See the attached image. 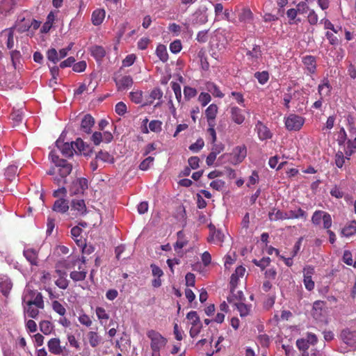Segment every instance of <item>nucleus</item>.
<instances>
[{
	"instance_id": "obj_22",
	"label": "nucleus",
	"mask_w": 356,
	"mask_h": 356,
	"mask_svg": "<svg viewBox=\"0 0 356 356\" xmlns=\"http://www.w3.org/2000/svg\"><path fill=\"white\" fill-rule=\"evenodd\" d=\"M312 222H331L332 218L329 213L323 211L314 212L312 216Z\"/></svg>"
},
{
	"instance_id": "obj_9",
	"label": "nucleus",
	"mask_w": 356,
	"mask_h": 356,
	"mask_svg": "<svg viewBox=\"0 0 356 356\" xmlns=\"http://www.w3.org/2000/svg\"><path fill=\"white\" fill-rule=\"evenodd\" d=\"M247 155V149L245 145L236 146L230 154L229 161L233 165L241 163Z\"/></svg>"
},
{
	"instance_id": "obj_6",
	"label": "nucleus",
	"mask_w": 356,
	"mask_h": 356,
	"mask_svg": "<svg viewBox=\"0 0 356 356\" xmlns=\"http://www.w3.org/2000/svg\"><path fill=\"white\" fill-rule=\"evenodd\" d=\"M113 81L118 92H122L131 88L134 84V80L130 75L115 74Z\"/></svg>"
},
{
	"instance_id": "obj_21",
	"label": "nucleus",
	"mask_w": 356,
	"mask_h": 356,
	"mask_svg": "<svg viewBox=\"0 0 356 356\" xmlns=\"http://www.w3.org/2000/svg\"><path fill=\"white\" fill-rule=\"evenodd\" d=\"M302 63L309 74H314L316 70V60L314 56L311 55L302 58Z\"/></svg>"
},
{
	"instance_id": "obj_52",
	"label": "nucleus",
	"mask_w": 356,
	"mask_h": 356,
	"mask_svg": "<svg viewBox=\"0 0 356 356\" xmlns=\"http://www.w3.org/2000/svg\"><path fill=\"white\" fill-rule=\"evenodd\" d=\"M86 261V257H82L81 259H76L74 261L73 265H74V266H77L78 270H76L79 272L87 271Z\"/></svg>"
},
{
	"instance_id": "obj_54",
	"label": "nucleus",
	"mask_w": 356,
	"mask_h": 356,
	"mask_svg": "<svg viewBox=\"0 0 356 356\" xmlns=\"http://www.w3.org/2000/svg\"><path fill=\"white\" fill-rule=\"evenodd\" d=\"M154 158L148 156L144 159L139 165V169L141 170H147L149 168L150 165L153 163Z\"/></svg>"
},
{
	"instance_id": "obj_34",
	"label": "nucleus",
	"mask_w": 356,
	"mask_h": 356,
	"mask_svg": "<svg viewBox=\"0 0 356 356\" xmlns=\"http://www.w3.org/2000/svg\"><path fill=\"white\" fill-rule=\"evenodd\" d=\"M156 54L162 62L165 63L168 60V54L165 45H158L156 49Z\"/></svg>"
},
{
	"instance_id": "obj_7",
	"label": "nucleus",
	"mask_w": 356,
	"mask_h": 356,
	"mask_svg": "<svg viewBox=\"0 0 356 356\" xmlns=\"http://www.w3.org/2000/svg\"><path fill=\"white\" fill-rule=\"evenodd\" d=\"M304 123L305 118L296 114H290L285 120L286 128L289 131H299Z\"/></svg>"
},
{
	"instance_id": "obj_12",
	"label": "nucleus",
	"mask_w": 356,
	"mask_h": 356,
	"mask_svg": "<svg viewBox=\"0 0 356 356\" xmlns=\"http://www.w3.org/2000/svg\"><path fill=\"white\" fill-rule=\"evenodd\" d=\"M325 305L322 300H316L313 303L311 314L314 319L321 321L325 317Z\"/></svg>"
},
{
	"instance_id": "obj_59",
	"label": "nucleus",
	"mask_w": 356,
	"mask_h": 356,
	"mask_svg": "<svg viewBox=\"0 0 356 356\" xmlns=\"http://www.w3.org/2000/svg\"><path fill=\"white\" fill-rule=\"evenodd\" d=\"M115 111L119 115H124L127 112V105L122 102L117 103L115 106Z\"/></svg>"
},
{
	"instance_id": "obj_43",
	"label": "nucleus",
	"mask_w": 356,
	"mask_h": 356,
	"mask_svg": "<svg viewBox=\"0 0 356 356\" xmlns=\"http://www.w3.org/2000/svg\"><path fill=\"white\" fill-rule=\"evenodd\" d=\"M39 309L40 308L38 307H33V305H26L24 310L29 317L31 318H37L39 315Z\"/></svg>"
},
{
	"instance_id": "obj_62",
	"label": "nucleus",
	"mask_w": 356,
	"mask_h": 356,
	"mask_svg": "<svg viewBox=\"0 0 356 356\" xmlns=\"http://www.w3.org/2000/svg\"><path fill=\"white\" fill-rule=\"evenodd\" d=\"M225 186V182L221 179L213 180L210 183V186L216 191H222Z\"/></svg>"
},
{
	"instance_id": "obj_37",
	"label": "nucleus",
	"mask_w": 356,
	"mask_h": 356,
	"mask_svg": "<svg viewBox=\"0 0 356 356\" xmlns=\"http://www.w3.org/2000/svg\"><path fill=\"white\" fill-rule=\"evenodd\" d=\"M12 283L8 279H0V291L4 296H7L12 289Z\"/></svg>"
},
{
	"instance_id": "obj_1",
	"label": "nucleus",
	"mask_w": 356,
	"mask_h": 356,
	"mask_svg": "<svg viewBox=\"0 0 356 356\" xmlns=\"http://www.w3.org/2000/svg\"><path fill=\"white\" fill-rule=\"evenodd\" d=\"M51 161L55 163L58 168V172L60 178L55 177L54 181L57 185L65 184L66 183L65 178L71 173L72 170V165L67 161L60 159L58 156L51 154Z\"/></svg>"
},
{
	"instance_id": "obj_36",
	"label": "nucleus",
	"mask_w": 356,
	"mask_h": 356,
	"mask_svg": "<svg viewBox=\"0 0 356 356\" xmlns=\"http://www.w3.org/2000/svg\"><path fill=\"white\" fill-rule=\"evenodd\" d=\"M10 119L14 127L19 125L23 120L22 111L20 110H13L10 114Z\"/></svg>"
},
{
	"instance_id": "obj_2",
	"label": "nucleus",
	"mask_w": 356,
	"mask_h": 356,
	"mask_svg": "<svg viewBox=\"0 0 356 356\" xmlns=\"http://www.w3.org/2000/svg\"><path fill=\"white\" fill-rule=\"evenodd\" d=\"M150 340V348L152 350V356H160V351L168 343V339L160 332L155 330H149L146 332Z\"/></svg>"
},
{
	"instance_id": "obj_18",
	"label": "nucleus",
	"mask_w": 356,
	"mask_h": 356,
	"mask_svg": "<svg viewBox=\"0 0 356 356\" xmlns=\"http://www.w3.org/2000/svg\"><path fill=\"white\" fill-rule=\"evenodd\" d=\"M86 337L90 346L92 348H96L102 343V338L97 330H91L88 332Z\"/></svg>"
},
{
	"instance_id": "obj_63",
	"label": "nucleus",
	"mask_w": 356,
	"mask_h": 356,
	"mask_svg": "<svg viewBox=\"0 0 356 356\" xmlns=\"http://www.w3.org/2000/svg\"><path fill=\"white\" fill-rule=\"evenodd\" d=\"M211 99V95L207 92H201L198 97V100L202 106H205L207 104H209Z\"/></svg>"
},
{
	"instance_id": "obj_44",
	"label": "nucleus",
	"mask_w": 356,
	"mask_h": 356,
	"mask_svg": "<svg viewBox=\"0 0 356 356\" xmlns=\"http://www.w3.org/2000/svg\"><path fill=\"white\" fill-rule=\"evenodd\" d=\"M47 59L54 64L57 63L60 60L58 58V54L56 49L51 48L47 51Z\"/></svg>"
},
{
	"instance_id": "obj_26",
	"label": "nucleus",
	"mask_w": 356,
	"mask_h": 356,
	"mask_svg": "<svg viewBox=\"0 0 356 356\" xmlns=\"http://www.w3.org/2000/svg\"><path fill=\"white\" fill-rule=\"evenodd\" d=\"M238 19L241 22L250 23L253 18V15L250 8H243L238 14Z\"/></svg>"
},
{
	"instance_id": "obj_8",
	"label": "nucleus",
	"mask_w": 356,
	"mask_h": 356,
	"mask_svg": "<svg viewBox=\"0 0 356 356\" xmlns=\"http://www.w3.org/2000/svg\"><path fill=\"white\" fill-rule=\"evenodd\" d=\"M208 228L209 234L207 237V241L209 243L221 245L225 239V234L222 230L216 228L214 224H209Z\"/></svg>"
},
{
	"instance_id": "obj_55",
	"label": "nucleus",
	"mask_w": 356,
	"mask_h": 356,
	"mask_svg": "<svg viewBox=\"0 0 356 356\" xmlns=\"http://www.w3.org/2000/svg\"><path fill=\"white\" fill-rule=\"evenodd\" d=\"M204 145V142L202 138H199L195 143L189 146V149L193 152H199Z\"/></svg>"
},
{
	"instance_id": "obj_58",
	"label": "nucleus",
	"mask_w": 356,
	"mask_h": 356,
	"mask_svg": "<svg viewBox=\"0 0 356 356\" xmlns=\"http://www.w3.org/2000/svg\"><path fill=\"white\" fill-rule=\"evenodd\" d=\"M182 49L181 42L179 40H175L170 44V50L173 54H177L181 51Z\"/></svg>"
},
{
	"instance_id": "obj_20",
	"label": "nucleus",
	"mask_w": 356,
	"mask_h": 356,
	"mask_svg": "<svg viewBox=\"0 0 356 356\" xmlns=\"http://www.w3.org/2000/svg\"><path fill=\"white\" fill-rule=\"evenodd\" d=\"M218 106L215 104H210L205 110V115L208 124H216L215 119L218 113Z\"/></svg>"
},
{
	"instance_id": "obj_42",
	"label": "nucleus",
	"mask_w": 356,
	"mask_h": 356,
	"mask_svg": "<svg viewBox=\"0 0 356 356\" xmlns=\"http://www.w3.org/2000/svg\"><path fill=\"white\" fill-rule=\"evenodd\" d=\"M241 316H245L249 314L250 307L242 302H234Z\"/></svg>"
},
{
	"instance_id": "obj_17",
	"label": "nucleus",
	"mask_w": 356,
	"mask_h": 356,
	"mask_svg": "<svg viewBox=\"0 0 356 356\" xmlns=\"http://www.w3.org/2000/svg\"><path fill=\"white\" fill-rule=\"evenodd\" d=\"M56 146L60 149L63 156L66 157L72 156L74 152H76L74 149L73 142L71 143H63L60 140L56 142Z\"/></svg>"
},
{
	"instance_id": "obj_47",
	"label": "nucleus",
	"mask_w": 356,
	"mask_h": 356,
	"mask_svg": "<svg viewBox=\"0 0 356 356\" xmlns=\"http://www.w3.org/2000/svg\"><path fill=\"white\" fill-rule=\"evenodd\" d=\"M208 90L216 97L222 98L224 97V94L220 91L219 87L214 83L209 84Z\"/></svg>"
},
{
	"instance_id": "obj_64",
	"label": "nucleus",
	"mask_w": 356,
	"mask_h": 356,
	"mask_svg": "<svg viewBox=\"0 0 356 356\" xmlns=\"http://www.w3.org/2000/svg\"><path fill=\"white\" fill-rule=\"evenodd\" d=\"M296 346L300 350L302 351H307L309 348V345L306 339H298L296 341Z\"/></svg>"
},
{
	"instance_id": "obj_23",
	"label": "nucleus",
	"mask_w": 356,
	"mask_h": 356,
	"mask_svg": "<svg viewBox=\"0 0 356 356\" xmlns=\"http://www.w3.org/2000/svg\"><path fill=\"white\" fill-rule=\"evenodd\" d=\"M69 209V204L67 200L60 198L55 201L53 210L56 212L64 213Z\"/></svg>"
},
{
	"instance_id": "obj_29",
	"label": "nucleus",
	"mask_w": 356,
	"mask_h": 356,
	"mask_svg": "<svg viewBox=\"0 0 356 356\" xmlns=\"http://www.w3.org/2000/svg\"><path fill=\"white\" fill-rule=\"evenodd\" d=\"M55 18H56L55 13L54 11H51L47 17L46 22L44 23V24L42 26V29H41L42 33H46L49 31V30L51 29V27L53 26Z\"/></svg>"
},
{
	"instance_id": "obj_30",
	"label": "nucleus",
	"mask_w": 356,
	"mask_h": 356,
	"mask_svg": "<svg viewBox=\"0 0 356 356\" xmlns=\"http://www.w3.org/2000/svg\"><path fill=\"white\" fill-rule=\"evenodd\" d=\"M91 55L97 60H102L106 55V51L102 46L95 45L90 48Z\"/></svg>"
},
{
	"instance_id": "obj_32",
	"label": "nucleus",
	"mask_w": 356,
	"mask_h": 356,
	"mask_svg": "<svg viewBox=\"0 0 356 356\" xmlns=\"http://www.w3.org/2000/svg\"><path fill=\"white\" fill-rule=\"evenodd\" d=\"M356 233V224H346L341 228L340 235L341 236L349 237Z\"/></svg>"
},
{
	"instance_id": "obj_48",
	"label": "nucleus",
	"mask_w": 356,
	"mask_h": 356,
	"mask_svg": "<svg viewBox=\"0 0 356 356\" xmlns=\"http://www.w3.org/2000/svg\"><path fill=\"white\" fill-rule=\"evenodd\" d=\"M197 92L195 88L190 87V86H185L184 88V98L186 100H189L191 98L196 96Z\"/></svg>"
},
{
	"instance_id": "obj_61",
	"label": "nucleus",
	"mask_w": 356,
	"mask_h": 356,
	"mask_svg": "<svg viewBox=\"0 0 356 356\" xmlns=\"http://www.w3.org/2000/svg\"><path fill=\"white\" fill-rule=\"evenodd\" d=\"M232 296L227 297V301L229 303L235 302H234L235 300H237L239 302L245 300V298H244L243 293L241 291H237V294H234V292L233 293H232Z\"/></svg>"
},
{
	"instance_id": "obj_14",
	"label": "nucleus",
	"mask_w": 356,
	"mask_h": 356,
	"mask_svg": "<svg viewBox=\"0 0 356 356\" xmlns=\"http://www.w3.org/2000/svg\"><path fill=\"white\" fill-rule=\"evenodd\" d=\"M255 131L261 140L270 139L273 137V134L268 127L259 120L255 124Z\"/></svg>"
},
{
	"instance_id": "obj_5",
	"label": "nucleus",
	"mask_w": 356,
	"mask_h": 356,
	"mask_svg": "<svg viewBox=\"0 0 356 356\" xmlns=\"http://www.w3.org/2000/svg\"><path fill=\"white\" fill-rule=\"evenodd\" d=\"M88 179L83 177L75 179L68 187L70 196L83 195L88 189Z\"/></svg>"
},
{
	"instance_id": "obj_53",
	"label": "nucleus",
	"mask_w": 356,
	"mask_h": 356,
	"mask_svg": "<svg viewBox=\"0 0 356 356\" xmlns=\"http://www.w3.org/2000/svg\"><path fill=\"white\" fill-rule=\"evenodd\" d=\"M78 320L81 325H85L87 327H90L92 324V321L91 320L90 317L86 314H81L79 316Z\"/></svg>"
},
{
	"instance_id": "obj_45",
	"label": "nucleus",
	"mask_w": 356,
	"mask_h": 356,
	"mask_svg": "<svg viewBox=\"0 0 356 356\" xmlns=\"http://www.w3.org/2000/svg\"><path fill=\"white\" fill-rule=\"evenodd\" d=\"M163 91L159 88H155L149 93V98L151 99V101L149 102V104H152L153 101L155 99H161L163 97Z\"/></svg>"
},
{
	"instance_id": "obj_16",
	"label": "nucleus",
	"mask_w": 356,
	"mask_h": 356,
	"mask_svg": "<svg viewBox=\"0 0 356 356\" xmlns=\"http://www.w3.org/2000/svg\"><path fill=\"white\" fill-rule=\"evenodd\" d=\"M95 124V119L90 114L83 116L81 122L80 130L86 134H90L92 127Z\"/></svg>"
},
{
	"instance_id": "obj_39",
	"label": "nucleus",
	"mask_w": 356,
	"mask_h": 356,
	"mask_svg": "<svg viewBox=\"0 0 356 356\" xmlns=\"http://www.w3.org/2000/svg\"><path fill=\"white\" fill-rule=\"evenodd\" d=\"M17 173V166L15 165H8L5 170V176L9 181H12Z\"/></svg>"
},
{
	"instance_id": "obj_57",
	"label": "nucleus",
	"mask_w": 356,
	"mask_h": 356,
	"mask_svg": "<svg viewBox=\"0 0 356 356\" xmlns=\"http://www.w3.org/2000/svg\"><path fill=\"white\" fill-rule=\"evenodd\" d=\"M246 55L248 57H250L252 58H256V59L261 57V51L260 47L258 45H255L253 47L252 50H251V51L250 50V51H247Z\"/></svg>"
},
{
	"instance_id": "obj_49",
	"label": "nucleus",
	"mask_w": 356,
	"mask_h": 356,
	"mask_svg": "<svg viewBox=\"0 0 356 356\" xmlns=\"http://www.w3.org/2000/svg\"><path fill=\"white\" fill-rule=\"evenodd\" d=\"M254 77L258 80L259 83L265 84L269 79V74L266 71L261 72H257L254 74Z\"/></svg>"
},
{
	"instance_id": "obj_56",
	"label": "nucleus",
	"mask_w": 356,
	"mask_h": 356,
	"mask_svg": "<svg viewBox=\"0 0 356 356\" xmlns=\"http://www.w3.org/2000/svg\"><path fill=\"white\" fill-rule=\"evenodd\" d=\"M95 312L98 319L101 321L103 320L107 321L109 318V315L103 307H97L95 309Z\"/></svg>"
},
{
	"instance_id": "obj_27",
	"label": "nucleus",
	"mask_w": 356,
	"mask_h": 356,
	"mask_svg": "<svg viewBox=\"0 0 356 356\" xmlns=\"http://www.w3.org/2000/svg\"><path fill=\"white\" fill-rule=\"evenodd\" d=\"M24 256L31 265L38 264V252L33 248L25 249L23 252Z\"/></svg>"
},
{
	"instance_id": "obj_15",
	"label": "nucleus",
	"mask_w": 356,
	"mask_h": 356,
	"mask_svg": "<svg viewBox=\"0 0 356 356\" xmlns=\"http://www.w3.org/2000/svg\"><path fill=\"white\" fill-rule=\"evenodd\" d=\"M229 114L230 119L236 124H242L245 120L243 111L238 106H231L229 108Z\"/></svg>"
},
{
	"instance_id": "obj_19",
	"label": "nucleus",
	"mask_w": 356,
	"mask_h": 356,
	"mask_svg": "<svg viewBox=\"0 0 356 356\" xmlns=\"http://www.w3.org/2000/svg\"><path fill=\"white\" fill-rule=\"evenodd\" d=\"M341 338L348 345H353L356 343V331L344 329L341 333Z\"/></svg>"
},
{
	"instance_id": "obj_3",
	"label": "nucleus",
	"mask_w": 356,
	"mask_h": 356,
	"mask_svg": "<svg viewBox=\"0 0 356 356\" xmlns=\"http://www.w3.org/2000/svg\"><path fill=\"white\" fill-rule=\"evenodd\" d=\"M269 219L271 221H277L283 219H301L305 220L307 215L305 211L301 209H298L294 211H289L283 213L279 209H273L269 212Z\"/></svg>"
},
{
	"instance_id": "obj_31",
	"label": "nucleus",
	"mask_w": 356,
	"mask_h": 356,
	"mask_svg": "<svg viewBox=\"0 0 356 356\" xmlns=\"http://www.w3.org/2000/svg\"><path fill=\"white\" fill-rule=\"evenodd\" d=\"M39 327H40V330L44 335H49L54 330V326L51 321L44 320V321H41L40 322Z\"/></svg>"
},
{
	"instance_id": "obj_24",
	"label": "nucleus",
	"mask_w": 356,
	"mask_h": 356,
	"mask_svg": "<svg viewBox=\"0 0 356 356\" xmlns=\"http://www.w3.org/2000/svg\"><path fill=\"white\" fill-rule=\"evenodd\" d=\"M332 88L328 79H324L322 83L319 84L318 86V92L321 98H323L325 96L330 95Z\"/></svg>"
},
{
	"instance_id": "obj_46",
	"label": "nucleus",
	"mask_w": 356,
	"mask_h": 356,
	"mask_svg": "<svg viewBox=\"0 0 356 356\" xmlns=\"http://www.w3.org/2000/svg\"><path fill=\"white\" fill-rule=\"evenodd\" d=\"M301 7H302L303 8H305V7L307 8V4L305 3H299L298 5V10H296L294 8H291L287 10V12H286L287 17L290 19H294L296 18V17L297 16L298 12H300Z\"/></svg>"
},
{
	"instance_id": "obj_25",
	"label": "nucleus",
	"mask_w": 356,
	"mask_h": 356,
	"mask_svg": "<svg viewBox=\"0 0 356 356\" xmlns=\"http://www.w3.org/2000/svg\"><path fill=\"white\" fill-rule=\"evenodd\" d=\"M105 10L104 9H96L92 12L91 21L93 25H100L105 18Z\"/></svg>"
},
{
	"instance_id": "obj_35",
	"label": "nucleus",
	"mask_w": 356,
	"mask_h": 356,
	"mask_svg": "<svg viewBox=\"0 0 356 356\" xmlns=\"http://www.w3.org/2000/svg\"><path fill=\"white\" fill-rule=\"evenodd\" d=\"M51 307L52 309L60 316H64L67 313V310L64 305L56 300L52 301Z\"/></svg>"
},
{
	"instance_id": "obj_28",
	"label": "nucleus",
	"mask_w": 356,
	"mask_h": 356,
	"mask_svg": "<svg viewBox=\"0 0 356 356\" xmlns=\"http://www.w3.org/2000/svg\"><path fill=\"white\" fill-rule=\"evenodd\" d=\"M74 147H75L80 154L88 155L91 152L89 145H86L81 138H77L75 142H73Z\"/></svg>"
},
{
	"instance_id": "obj_4",
	"label": "nucleus",
	"mask_w": 356,
	"mask_h": 356,
	"mask_svg": "<svg viewBox=\"0 0 356 356\" xmlns=\"http://www.w3.org/2000/svg\"><path fill=\"white\" fill-rule=\"evenodd\" d=\"M23 302L26 305H35L41 309H44V303L43 296L40 292L37 290L27 288L25 289L22 298Z\"/></svg>"
},
{
	"instance_id": "obj_13",
	"label": "nucleus",
	"mask_w": 356,
	"mask_h": 356,
	"mask_svg": "<svg viewBox=\"0 0 356 356\" xmlns=\"http://www.w3.org/2000/svg\"><path fill=\"white\" fill-rule=\"evenodd\" d=\"M47 347L49 351L55 355H63L66 350L65 346L60 345V340L59 338H51L47 342Z\"/></svg>"
},
{
	"instance_id": "obj_51",
	"label": "nucleus",
	"mask_w": 356,
	"mask_h": 356,
	"mask_svg": "<svg viewBox=\"0 0 356 356\" xmlns=\"http://www.w3.org/2000/svg\"><path fill=\"white\" fill-rule=\"evenodd\" d=\"M170 84L177 100L180 102L181 99V90L180 84L174 81H172Z\"/></svg>"
},
{
	"instance_id": "obj_60",
	"label": "nucleus",
	"mask_w": 356,
	"mask_h": 356,
	"mask_svg": "<svg viewBox=\"0 0 356 356\" xmlns=\"http://www.w3.org/2000/svg\"><path fill=\"white\" fill-rule=\"evenodd\" d=\"M253 263L264 270L270 263V259L269 257H263L260 260L254 259Z\"/></svg>"
},
{
	"instance_id": "obj_11",
	"label": "nucleus",
	"mask_w": 356,
	"mask_h": 356,
	"mask_svg": "<svg viewBox=\"0 0 356 356\" xmlns=\"http://www.w3.org/2000/svg\"><path fill=\"white\" fill-rule=\"evenodd\" d=\"M314 268L312 266L307 265L303 268V283L307 290L309 291L314 289L315 283L312 280V275L314 274Z\"/></svg>"
},
{
	"instance_id": "obj_33",
	"label": "nucleus",
	"mask_w": 356,
	"mask_h": 356,
	"mask_svg": "<svg viewBox=\"0 0 356 356\" xmlns=\"http://www.w3.org/2000/svg\"><path fill=\"white\" fill-rule=\"evenodd\" d=\"M72 209L77 211L80 214H83L86 211V207L85 204V202L83 200H73L72 201Z\"/></svg>"
},
{
	"instance_id": "obj_41",
	"label": "nucleus",
	"mask_w": 356,
	"mask_h": 356,
	"mask_svg": "<svg viewBox=\"0 0 356 356\" xmlns=\"http://www.w3.org/2000/svg\"><path fill=\"white\" fill-rule=\"evenodd\" d=\"M87 271L79 272L77 270H73L70 273V277L74 282L83 281L86 279Z\"/></svg>"
},
{
	"instance_id": "obj_50",
	"label": "nucleus",
	"mask_w": 356,
	"mask_h": 356,
	"mask_svg": "<svg viewBox=\"0 0 356 356\" xmlns=\"http://www.w3.org/2000/svg\"><path fill=\"white\" fill-rule=\"evenodd\" d=\"M186 318L191 322L192 325L200 324V317L197 315V312L191 311L186 315Z\"/></svg>"
},
{
	"instance_id": "obj_10",
	"label": "nucleus",
	"mask_w": 356,
	"mask_h": 356,
	"mask_svg": "<svg viewBox=\"0 0 356 356\" xmlns=\"http://www.w3.org/2000/svg\"><path fill=\"white\" fill-rule=\"evenodd\" d=\"M88 224H77L71 229V236L75 241L77 245H84L85 244V234H83V228Z\"/></svg>"
},
{
	"instance_id": "obj_40",
	"label": "nucleus",
	"mask_w": 356,
	"mask_h": 356,
	"mask_svg": "<svg viewBox=\"0 0 356 356\" xmlns=\"http://www.w3.org/2000/svg\"><path fill=\"white\" fill-rule=\"evenodd\" d=\"M143 91L140 90L131 91L129 93L130 99L135 104H140L143 101Z\"/></svg>"
},
{
	"instance_id": "obj_38",
	"label": "nucleus",
	"mask_w": 356,
	"mask_h": 356,
	"mask_svg": "<svg viewBox=\"0 0 356 356\" xmlns=\"http://www.w3.org/2000/svg\"><path fill=\"white\" fill-rule=\"evenodd\" d=\"M96 159L110 163H114L113 156L107 152L99 151L96 155Z\"/></svg>"
}]
</instances>
